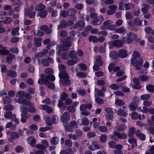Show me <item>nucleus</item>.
<instances>
[{
  "label": "nucleus",
  "mask_w": 154,
  "mask_h": 154,
  "mask_svg": "<svg viewBox=\"0 0 154 154\" xmlns=\"http://www.w3.org/2000/svg\"><path fill=\"white\" fill-rule=\"evenodd\" d=\"M58 68L61 72L59 73V77L61 79L60 80V84H64L66 85H69L71 84L70 81L68 79V76L67 72L65 71V66L63 65H60L58 66Z\"/></svg>",
  "instance_id": "1"
},
{
  "label": "nucleus",
  "mask_w": 154,
  "mask_h": 154,
  "mask_svg": "<svg viewBox=\"0 0 154 154\" xmlns=\"http://www.w3.org/2000/svg\"><path fill=\"white\" fill-rule=\"evenodd\" d=\"M41 77L42 79H39L38 81V84L41 85L44 84L46 85L48 80L46 79L45 75L44 74H42L41 75Z\"/></svg>",
  "instance_id": "18"
},
{
  "label": "nucleus",
  "mask_w": 154,
  "mask_h": 154,
  "mask_svg": "<svg viewBox=\"0 0 154 154\" xmlns=\"http://www.w3.org/2000/svg\"><path fill=\"white\" fill-rule=\"evenodd\" d=\"M85 23L83 21H79L75 25V27L78 29H81L85 26Z\"/></svg>",
  "instance_id": "19"
},
{
  "label": "nucleus",
  "mask_w": 154,
  "mask_h": 154,
  "mask_svg": "<svg viewBox=\"0 0 154 154\" xmlns=\"http://www.w3.org/2000/svg\"><path fill=\"white\" fill-rule=\"evenodd\" d=\"M113 139H114L116 136L118 138L121 139H125L127 137V135L125 133L120 134L116 132H114L113 134L110 136Z\"/></svg>",
  "instance_id": "8"
},
{
  "label": "nucleus",
  "mask_w": 154,
  "mask_h": 154,
  "mask_svg": "<svg viewBox=\"0 0 154 154\" xmlns=\"http://www.w3.org/2000/svg\"><path fill=\"white\" fill-rule=\"evenodd\" d=\"M89 148L90 150L94 151L100 149V147L97 141L93 140L92 141V145L89 147Z\"/></svg>",
  "instance_id": "12"
},
{
  "label": "nucleus",
  "mask_w": 154,
  "mask_h": 154,
  "mask_svg": "<svg viewBox=\"0 0 154 154\" xmlns=\"http://www.w3.org/2000/svg\"><path fill=\"white\" fill-rule=\"evenodd\" d=\"M69 16H73L76 13L75 10L73 8L69 9L68 11Z\"/></svg>",
  "instance_id": "43"
},
{
  "label": "nucleus",
  "mask_w": 154,
  "mask_h": 154,
  "mask_svg": "<svg viewBox=\"0 0 154 154\" xmlns=\"http://www.w3.org/2000/svg\"><path fill=\"white\" fill-rule=\"evenodd\" d=\"M82 124L84 125H87L89 123V121L86 118H83L82 120Z\"/></svg>",
  "instance_id": "62"
},
{
  "label": "nucleus",
  "mask_w": 154,
  "mask_h": 154,
  "mask_svg": "<svg viewBox=\"0 0 154 154\" xmlns=\"http://www.w3.org/2000/svg\"><path fill=\"white\" fill-rule=\"evenodd\" d=\"M109 10L106 12V13L108 15H111L116 12V10L117 8V6L114 5H109L108 6Z\"/></svg>",
  "instance_id": "11"
},
{
  "label": "nucleus",
  "mask_w": 154,
  "mask_h": 154,
  "mask_svg": "<svg viewBox=\"0 0 154 154\" xmlns=\"http://www.w3.org/2000/svg\"><path fill=\"white\" fill-rule=\"evenodd\" d=\"M6 47L0 45V55H6L8 54L9 51L6 50Z\"/></svg>",
  "instance_id": "21"
},
{
  "label": "nucleus",
  "mask_w": 154,
  "mask_h": 154,
  "mask_svg": "<svg viewBox=\"0 0 154 154\" xmlns=\"http://www.w3.org/2000/svg\"><path fill=\"white\" fill-rule=\"evenodd\" d=\"M109 44L110 48H112L113 46L121 47L123 45L122 41L119 40L110 41L109 42Z\"/></svg>",
  "instance_id": "6"
},
{
  "label": "nucleus",
  "mask_w": 154,
  "mask_h": 154,
  "mask_svg": "<svg viewBox=\"0 0 154 154\" xmlns=\"http://www.w3.org/2000/svg\"><path fill=\"white\" fill-rule=\"evenodd\" d=\"M70 119L69 113L67 112L64 113L63 116H61L60 117V121L63 122L65 123L66 122L69 120Z\"/></svg>",
  "instance_id": "9"
},
{
  "label": "nucleus",
  "mask_w": 154,
  "mask_h": 154,
  "mask_svg": "<svg viewBox=\"0 0 154 154\" xmlns=\"http://www.w3.org/2000/svg\"><path fill=\"white\" fill-rule=\"evenodd\" d=\"M3 101L5 104H8L11 102V99L8 97H6L3 99Z\"/></svg>",
  "instance_id": "57"
},
{
  "label": "nucleus",
  "mask_w": 154,
  "mask_h": 154,
  "mask_svg": "<svg viewBox=\"0 0 154 154\" xmlns=\"http://www.w3.org/2000/svg\"><path fill=\"white\" fill-rule=\"evenodd\" d=\"M98 130L100 132H106L107 131V128L105 126H101L99 128Z\"/></svg>",
  "instance_id": "60"
},
{
  "label": "nucleus",
  "mask_w": 154,
  "mask_h": 154,
  "mask_svg": "<svg viewBox=\"0 0 154 154\" xmlns=\"http://www.w3.org/2000/svg\"><path fill=\"white\" fill-rule=\"evenodd\" d=\"M109 87L111 89L114 90H118L119 88V86L116 84H111L109 85Z\"/></svg>",
  "instance_id": "55"
},
{
  "label": "nucleus",
  "mask_w": 154,
  "mask_h": 154,
  "mask_svg": "<svg viewBox=\"0 0 154 154\" xmlns=\"http://www.w3.org/2000/svg\"><path fill=\"white\" fill-rule=\"evenodd\" d=\"M140 54L137 51H134L132 55L131 63L136 69L141 68L143 60L141 58H139Z\"/></svg>",
  "instance_id": "2"
},
{
  "label": "nucleus",
  "mask_w": 154,
  "mask_h": 154,
  "mask_svg": "<svg viewBox=\"0 0 154 154\" xmlns=\"http://www.w3.org/2000/svg\"><path fill=\"white\" fill-rule=\"evenodd\" d=\"M95 97H97L96 94L98 95L101 97H103L104 96V94L103 93L102 91L100 90H98V89L95 88Z\"/></svg>",
  "instance_id": "31"
},
{
  "label": "nucleus",
  "mask_w": 154,
  "mask_h": 154,
  "mask_svg": "<svg viewBox=\"0 0 154 154\" xmlns=\"http://www.w3.org/2000/svg\"><path fill=\"white\" fill-rule=\"evenodd\" d=\"M42 39L41 38H36L34 39V42L35 45L38 47H40L42 45Z\"/></svg>",
  "instance_id": "26"
},
{
  "label": "nucleus",
  "mask_w": 154,
  "mask_h": 154,
  "mask_svg": "<svg viewBox=\"0 0 154 154\" xmlns=\"http://www.w3.org/2000/svg\"><path fill=\"white\" fill-rule=\"evenodd\" d=\"M77 93L79 95L83 96L85 95L86 93L85 90L82 89L78 90Z\"/></svg>",
  "instance_id": "63"
},
{
  "label": "nucleus",
  "mask_w": 154,
  "mask_h": 154,
  "mask_svg": "<svg viewBox=\"0 0 154 154\" xmlns=\"http://www.w3.org/2000/svg\"><path fill=\"white\" fill-rule=\"evenodd\" d=\"M47 12L46 11H44L40 13L38 15L42 18H44L46 16Z\"/></svg>",
  "instance_id": "64"
},
{
  "label": "nucleus",
  "mask_w": 154,
  "mask_h": 154,
  "mask_svg": "<svg viewBox=\"0 0 154 154\" xmlns=\"http://www.w3.org/2000/svg\"><path fill=\"white\" fill-rule=\"evenodd\" d=\"M40 29L42 31H43L47 34H50L51 32V30L50 29H48V27L46 25H43L41 26Z\"/></svg>",
  "instance_id": "28"
},
{
  "label": "nucleus",
  "mask_w": 154,
  "mask_h": 154,
  "mask_svg": "<svg viewBox=\"0 0 154 154\" xmlns=\"http://www.w3.org/2000/svg\"><path fill=\"white\" fill-rule=\"evenodd\" d=\"M15 150L17 152H20L23 151V149L21 146H18L15 147Z\"/></svg>",
  "instance_id": "54"
},
{
  "label": "nucleus",
  "mask_w": 154,
  "mask_h": 154,
  "mask_svg": "<svg viewBox=\"0 0 154 154\" xmlns=\"http://www.w3.org/2000/svg\"><path fill=\"white\" fill-rule=\"evenodd\" d=\"M30 105V107L29 110V111L31 112H36V109L34 107V104L32 103H29V104L28 106Z\"/></svg>",
  "instance_id": "37"
},
{
  "label": "nucleus",
  "mask_w": 154,
  "mask_h": 154,
  "mask_svg": "<svg viewBox=\"0 0 154 154\" xmlns=\"http://www.w3.org/2000/svg\"><path fill=\"white\" fill-rule=\"evenodd\" d=\"M135 134L141 140L143 141L145 140L146 135L142 133L140 130H137Z\"/></svg>",
  "instance_id": "17"
},
{
  "label": "nucleus",
  "mask_w": 154,
  "mask_h": 154,
  "mask_svg": "<svg viewBox=\"0 0 154 154\" xmlns=\"http://www.w3.org/2000/svg\"><path fill=\"white\" fill-rule=\"evenodd\" d=\"M71 46V43L70 42H66L64 45L61 46V50L62 51H65L68 50V48Z\"/></svg>",
  "instance_id": "14"
},
{
  "label": "nucleus",
  "mask_w": 154,
  "mask_h": 154,
  "mask_svg": "<svg viewBox=\"0 0 154 154\" xmlns=\"http://www.w3.org/2000/svg\"><path fill=\"white\" fill-rule=\"evenodd\" d=\"M124 6L125 9L126 10H127L131 8H133L134 6V5L131 3L129 4L125 3L124 4Z\"/></svg>",
  "instance_id": "34"
},
{
  "label": "nucleus",
  "mask_w": 154,
  "mask_h": 154,
  "mask_svg": "<svg viewBox=\"0 0 154 154\" xmlns=\"http://www.w3.org/2000/svg\"><path fill=\"white\" fill-rule=\"evenodd\" d=\"M8 75L11 77H15L17 75L16 73L13 70H11L8 71L7 72Z\"/></svg>",
  "instance_id": "59"
},
{
  "label": "nucleus",
  "mask_w": 154,
  "mask_h": 154,
  "mask_svg": "<svg viewBox=\"0 0 154 154\" xmlns=\"http://www.w3.org/2000/svg\"><path fill=\"white\" fill-rule=\"evenodd\" d=\"M137 103L135 102H133L131 103L129 106V109L131 110H135L138 108Z\"/></svg>",
  "instance_id": "25"
},
{
  "label": "nucleus",
  "mask_w": 154,
  "mask_h": 154,
  "mask_svg": "<svg viewBox=\"0 0 154 154\" xmlns=\"http://www.w3.org/2000/svg\"><path fill=\"white\" fill-rule=\"evenodd\" d=\"M21 122L22 123H25L26 122V120L29 117V115L26 113H23L21 115Z\"/></svg>",
  "instance_id": "29"
},
{
  "label": "nucleus",
  "mask_w": 154,
  "mask_h": 154,
  "mask_svg": "<svg viewBox=\"0 0 154 154\" xmlns=\"http://www.w3.org/2000/svg\"><path fill=\"white\" fill-rule=\"evenodd\" d=\"M112 23V21L110 20H108L105 21L103 23V25L101 27V29L102 30L105 29L106 26H107V27Z\"/></svg>",
  "instance_id": "23"
},
{
  "label": "nucleus",
  "mask_w": 154,
  "mask_h": 154,
  "mask_svg": "<svg viewBox=\"0 0 154 154\" xmlns=\"http://www.w3.org/2000/svg\"><path fill=\"white\" fill-rule=\"evenodd\" d=\"M149 8V6L147 4H144L142 7L141 11L143 13H146L148 12L147 9Z\"/></svg>",
  "instance_id": "33"
},
{
  "label": "nucleus",
  "mask_w": 154,
  "mask_h": 154,
  "mask_svg": "<svg viewBox=\"0 0 154 154\" xmlns=\"http://www.w3.org/2000/svg\"><path fill=\"white\" fill-rule=\"evenodd\" d=\"M142 20H140V19L138 17L136 18L134 20V25L139 26L141 25V22Z\"/></svg>",
  "instance_id": "36"
},
{
  "label": "nucleus",
  "mask_w": 154,
  "mask_h": 154,
  "mask_svg": "<svg viewBox=\"0 0 154 154\" xmlns=\"http://www.w3.org/2000/svg\"><path fill=\"white\" fill-rule=\"evenodd\" d=\"M136 131L134 127H131L130 128L128 132V135L129 137H131L133 135Z\"/></svg>",
  "instance_id": "44"
},
{
  "label": "nucleus",
  "mask_w": 154,
  "mask_h": 154,
  "mask_svg": "<svg viewBox=\"0 0 154 154\" xmlns=\"http://www.w3.org/2000/svg\"><path fill=\"white\" fill-rule=\"evenodd\" d=\"M133 82L134 83L133 87L136 89H140L141 88L140 85V82L139 80L137 78H134L133 79Z\"/></svg>",
  "instance_id": "16"
},
{
  "label": "nucleus",
  "mask_w": 154,
  "mask_h": 154,
  "mask_svg": "<svg viewBox=\"0 0 154 154\" xmlns=\"http://www.w3.org/2000/svg\"><path fill=\"white\" fill-rule=\"evenodd\" d=\"M125 102L122 100L118 99H115V104L118 106H122L125 104Z\"/></svg>",
  "instance_id": "24"
},
{
  "label": "nucleus",
  "mask_w": 154,
  "mask_h": 154,
  "mask_svg": "<svg viewBox=\"0 0 154 154\" xmlns=\"http://www.w3.org/2000/svg\"><path fill=\"white\" fill-rule=\"evenodd\" d=\"M69 124V125H67L65 126V129L67 131H71L73 129L77 127V124L75 121L70 122Z\"/></svg>",
  "instance_id": "5"
},
{
  "label": "nucleus",
  "mask_w": 154,
  "mask_h": 154,
  "mask_svg": "<svg viewBox=\"0 0 154 154\" xmlns=\"http://www.w3.org/2000/svg\"><path fill=\"white\" fill-rule=\"evenodd\" d=\"M110 56L111 57L114 59H117L118 58L117 52L116 51L111 52L110 53Z\"/></svg>",
  "instance_id": "47"
},
{
  "label": "nucleus",
  "mask_w": 154,
  "mask_h": 154,
  "mask_svg": "<svg viewBox=\"0 0 154 154\" xmlns=\"http://www.w3.org/2000/svg\"><path fill=\"white\" fill-rule=\"evenodd\" d=\"M49 146L48 141L45 140H42L41 142V144L36 145V147L38 149H45Z\"/></svg>",
  "instance_id": "7"
},
{
  "label": "nucleus",
  "mask_w": 154,
  "mask_h": 154,
  "mask_svg": "<svg viewBox=\"0 0 154 154\" xmlns=\"http://www.w3.org/2000/svg\"><path fill=\"white\" fill-rule=\"evenodd\" d=\"M105 118L107 120H112L114 118L113 114H106L105 115Z\"/></svg>",
  "instance_id": "42"
},
{
  "label": "nucleus",
  "mask_w": 154,
  "mask_h": 154,
  "mask_svg": "<svg viewBox=\"0 0 154 154\" xmlns=\"http://www.w3.org/2000/svg\"><path fill=\"white\" fill-rule=\"evenodd\" d=\"M26 140L32 146L35 147V146L36 140L34 137H28L26 139Z\"/></svg>",
  "instance_id": "13"
},
{
  "label": "nucleus",
  "mask_w": 154,
  "mask_h": 154,
  "mask_svg": "<svg viewBox=\"0 0 154 154\" xmlns=\"http://www.w3.org/2000/svg\"><path fill=\"white\" fill-rule=\"evenodd\" d=\"M116 33H126V30L123 28H119L115 30Z\"/></svg>",
  "instance_id": "49"
},
{
  "label": "nucleus",
  "mask_w": 154,
  "mask_h": 154,
  "mask_svg": "<svg viewBox=\"0 0 154 154\" xmlns=\"http://www.w3.org/2000/svg\"><path fill=\"white\" fill-rule=\"evenodd\" d=\"M76 75L79 78H85L86 77V74L85 72H78L76 74Z\"/></svg>",
  "instance_id": "52"
},
{
  "label": "nucleus",
  "mask_w": 154,
  "mask_h": 154,
  "mask_svg": "<svg viewBox=\"0 0 154 154\" xmlns=\"http://www.w3.org/2000/svg\"><path fill=\"white\" fill-rule=\"evenodd\" d=\"M117 114L118 115L123 117H126L128 115L126 112L121 108H120L118 110Z\"/></svg>",
  "instance_id": "20"
},
{
  "label": "nucleus",
  "mask_w": 154,
  "mask_h": 154,
  "mask_svg": "<svg viewBox=\"0 0 154 154\" xmlns=\"http://www.w3.org/2000/svg\"><path fill=\"white\" fill-rule=\"evenodd\" d=\"M151 97V96L149 94H143L140 96V99L142 100H149Z\"/></svg>",
  "instance_id": "35"
},
{
  "label": "nucleus",
  "mask_w": 154,
  "mask_h": 154,
  "mask_svg": "<svg viewBox=\"0 0 154 154\" xmlns=\"http://www.w3.org/2000/svg\"><path fill=\"white\" fill-rule=\"evenodd\" d=\"M127 37H124L122 39L123 42L126 44L132 42V41L136 39L137 35L134 33H129L127 35Z\"/></svg>",
  "instance_id": "4"
},
{
  "label": "nucleus",
  "mask_w": 154,
  "mask_h": 154,
  "mask_svg": "<svg viewBox=\"0 0 154 154\" xmlns=\"http://www.w3.org/2000/svg\"><path fill=\"white\" fill-rule=\"evenodd\" d=\"M127 55L126 50L124 49L120 50L119 51V56L121 58L126 57Z\"/></svg>",
  "instance_id": "22"
},
{
  "label": "nucleus",
  "mask_w": 154,
  "mask_h": 154,
  "mask_svg": "<svg viewBox=\"0 0 154 154\" xmlns=\"http://www.w3.org/2000/svg\"><path fill=\"white\" fill-rule=\"evenodd\" d=\"M103 20V17L100 15L98 17V19H93L91 22V23L95 25H100L102 22Z\"/></svg>",
  "instance_id": "10"
},
{
  "label": "nucleus",
  "mask_w": 154,
  "mask_h": 154,
  "mask_svg": "<svg viewBox=\"0 0 154 154\" xmlns=\"http://www.w3.org/2000/svg\"><path fill=\"white\" fill-rule=\"evenodd\" d=\"M45 8V5L42 4H40L37 5L36 10L38 11H40L44 10Z\"/></svg>",
  "instance_id": "32"
},
{
  "label": "nucleus",
  "mask_w": 154,
  "mask_h": 154,
  "mask_svg": "<svg viewBox=\"0 0 154 154\" xmlns=\"http://www.w3.org/2000/svg\"><path fill=\"white\" fill-rule=\"evenodd\" d=\"M60 154H73V153L71 149H69L67 150H61L60 152Z\"/></svg>",
  "instance_id": "41"
},
{
  "label": "nucleus",
  "mask_w": 154,
  "mask_h": 154,
  "mask_svg": "<svg viewBox=\"0 0 154 154\" xmlns=\"http://www.w3.org/2000/svg\"><path fill=\"white\" fill-rule=\"evenodd\" d=\"M59 141L58 138L57 137H53L51 140L50 142L52 145H56L58 143Z\"/></svg>",
  "instance_id": "39"
},
{
  "label": "nucleus",
  "mask_w": 154,
  "mask_h": 154,
  "mask_svg": "<svg viewBox=\"0 0 154 154\" xmlns=\"http://www.w3.org/2000/svg\"><path fill=\"white\" fill-rule=\"evenodd\" d=\"M148 109L145 106L140 107L138 108V110L143 113H147L148 112Z\"/></svg>",
  "instance_id": "40"
},
{
  "label": "nucleus",
  "mask_w": 154,
  "mask_h": 154,
  "mask_svg": "<svg viewBox=\"0 0 154 154\" xmlns=\"http://www.w3.org/2000/svg\"><path fill=\"white\" fill-rule=\"evenodd\" d=\"M92 28L91 26H88L86 28V31H84L82 33V35L83 36H85L88 34V32L90 30V29Z\"/></svg>",
  "instance_id": "51"
},
{
  "label": "nucleus",
  "mask_w": 154,
  "mask_h": 154,
  "mask_svg": "<svg viewBox=\"0 0 154 154\" xmlns=\"http://www.w3.org/2000/svg\"><path fill=\"white\" fill-rule=\"evenodd\" d=\"M88 38L90 41L92 42H96L98 41V39L97 38L94 36H89Z\"/></svg>",
  "instance_id": "53"
},
{
  "label": "nucleus",
  "mask_w": 154,
  "mask_h": 154,
  "mask_svg": "<svg viewBox=\"0 0 154 154\" xmlns=\"http://www.w3.org/2000/svg\"><path fill=\"white\" fill-rule=\"evenodd\" d=\"M136 124L137 125L140 126L141 128L143 127L144 129L146 127L147 125L146 124H144L141 121H137V122Z\"/></svg>",
  "instance_id": "56"
},
{
  "label": "nucleus",
  "mask_w": 154,
  "mask_h": 154,
  "mask_svg": "<svg viewBox=\"0 0 154 154\" xmlns=\"http://www.w3.org/2000/svg\"><path fill=\"white\" fill-rule=\"evenodd\" d=\"M128 141L129 143L131 144L133 146H136V139L134 138H132L128 140Z\"/></svg>",
  "instance_id": "45"
},
{
  "label": "nucleus",
  "mask_w": 154,
  "mask_h": 154,
  "mask_svg": "<svg viewBox=\"0 0 154 154\" xmlns=\"http://www.w3.org/2000/svg\"><path fill=\"white\" fill-rule=\"evenodd\" d=\"M39 108L41 109L46 110L47 112L48 113H51L52 111V109L47 105H41L39 107Z\"/></svg>",
  "instance_id": "15"
},
{
  "label": "nucleus",
  "mask_w": 154,
  "mask_h": 154,
  "mask_svg": "<svg viewBox=\"0 0 154 154\" xmlns=\"http://www.w3.org/2000/svg\"><path fill=\"white\" fill-rule=\"evenodd\" d=\"M38 126L35 124H33L29 126L30 129L32 131H36L38 129Z\"/></svg>",
  "instance_id": "58"
},
{
  "label": "nucleus",
  "mask_w": 154,
  "mask_h": 154,
  "mask_svg": "<svg viewBox=\"0 0 154 154\" xmlns=\"http://www.w3.org/2000/svg\"><path fill=\"white\" fill-rule=\"evenodd\" d=\"M11 136L13 137L15 139H18L20 137V135L16 132H14L11 134Z\"/></svg>",
  "instance_id": "61"
},
{
  "label": "nucleus",
  "mask_w": 154,
  "mask_h": 154,
  "mask_svg": "<svg viewBox=\"0 0 154 154\" xmlns=\"http://www.w3.org/2000/svg\"><path fill=\"white\" fill-rule=\"evenodd\" d=\"M12 19L10 17H5L3 19L2 22L5 23H9L12 22Z\"/></svg>",
  "instance_id": "46"
},
{
  "label": "nucleus",
  "mask_w": 154,
  "mask_h": 154,
  "mask_svg": "<svg viewBox=\"0 0 154 154\" xmlns=\"http://www.w3.org/2000/svg\"><path fill=\"white\" fill-rule=\"evenodd\" d=\"M127 128L126 126L124 125H122L119 127H116L115 128V130L117 131H122L124 130H125Z\"/></svg>",
  "instance_id": "27"
},
{
  "label": "nucleus",
  "mask_w": 154,
  "mask_h": 154,
  "mask_svg": "<svg viewBox=\"0 0 154 154\" xmlns=\"http://www.w3.org/2000/svg\"><path fill=\"white\" fill-rule=\"evenodd\" d=\"M68 16V12L66 11H61L60 13V17H66Z\"/></svg>",
  "instance_id": "50"
},
{
  "label": "nucleus",
  "mask_w": 154,
  "mask_h": 154,
  "mask_svg": "<svg viewBox=\"0 0 154 154\" xmlns=\"http://www.w3.org/2000/svg\"><path fill=\"white\" fill-rule=\"evenodd\" d=\"M146 89L149 92H153L154 91V87L152 85H149L146 86Z\"/></svg>",
  "instance_id": "38"
},
{
  "label": "nucleus",
  "mask_w": 154,
  "mask_h": 154,
  "mask_svg": "<svg viewBox=\"0 0 154 154\" xmlns=\"http://www.w3.org/2000/svg\"><path fill=\"white\" fill-rule=\"evenodd\" d=\"M107 140V137L105 135H101L100 138V140L101 142L103 143H105Z\"/></svg>",
  "instance_id": "48"
},
{
  "label": "nucleus",
  "mask_w": 154,
  "mask_h": 154,
  "mask_svg": "<svg viewBox=\"0 0 154 154\" xmlns=\"http://www.w3.org/2000/svg\"><path fill=\"white\" fill-rule=\"evenodd\" d=\"M16 97L19 98L18 99H15V101L19 103L23 104L26 105H28L29 104L30 101L29 100H26L25 99L21 100V98L24 97L30 99L31 96L29 94L25 93L23 91L18 92L16 94Z\"/></svg>",
  "instance_id": "3"
},
{
  "label": "nucleus",
  "mask_w": 154,
  "mask_h": 154,
  "mask_svg": "<svg viewBox=\"0 0 154 154\" xmlns=\"http://www.w3.org/2000/svg\"><path fill=\"white\" fill-rule=\"evenodd\" d=\"M15 57V56L14 54H9L6 58V60L8 63H11L12 60L14 59Z\"/></svg>",
  "instance_id": "30"
}]
</instances>
